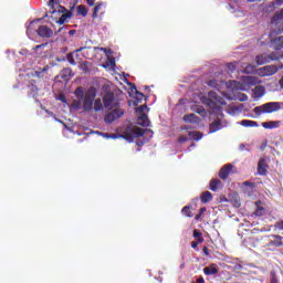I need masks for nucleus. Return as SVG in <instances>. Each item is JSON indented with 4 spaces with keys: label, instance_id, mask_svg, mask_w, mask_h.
Listing matches in <instances>:
<instances>
[{
    "label": "nucleus",
    "instance_id": "31",
    "mask_svg": "<svg viewBox=\"0 0 283 283\" xmlns=\"http://www.w3.org/2000/svg\"><path fill=\"white\" fill-rule=\"evenodd\" d=\"M70 76H72L71 69H63L60 73V77L63 78V81H69Z\"/></svg>",
    "mask_w": 283,
    "mask_h": 283
},
{
    "label": "nucleus",
    "instance_id": "32",
    "mask_svg": "<svg viewBox=\"0 0 283 283\" xmlns=\"http://www.w3.org/2000/svg\"><path fill=\"white\" fill-rule=\"evenodd\" d=\"M188 136H189L190 140H201L203 134L200 132H189Z\"/></svg>",
    "mask_w": 283,
    "mask_h": 283
},
{
    "label": "nucleus",
    "instance_id": "24",
    "mask_svg": "<svg viewBox=\"0 0 283 283\" xmlns=\"http://www.w3.org/2000/svg\"><path fill=\"white\" fill-rule=\"evenodd\" d=\"M237 124L241 125L242 127H258V122L251 120V119H242L241 122H238Z\"/></svg>",
    "mask_w": 283,
    "mask_h": 283
},
{
    "label": "nucleus",
    "instance_id": "43",
    "mask_svg": "<svg viewBox=\"0 0 283 283\" xmlns=\"http://www.w3.org/2000/svg\"><path fill=\"white\" fill-rule=\"evenodd\" d=\"M145 109H149V107H147V105H140L136 108V112H138L142 115L145 114Z\"/></svg>",
    "mask_w": 283,
    "mask_h": 283
},
{
    "label": "nucleus",
    "instance_id": "17",
    "mask_svg": "<svg viewBox=\"0 0 283 283\" xmlns=\"http://www.w3.org/2000/svg\"><path fill=\"white\" fill-rule=\"evenodd\" d=\"M218 265L216 263L210 264L209 266L203 268L205 275H218L219 273Z\"/></svg>",
    "mask_w": 283,
    "mask_h": 283
},
{
    "label": "nucleus",
    "instance_id": "49",
    "mask_svg": "<svg viewBox=\"0 0 283 283\" xmlns=\"http://www.w3.org/2000/svg\"><path fill=\"white\" fill-rule=\"evenodd\" d=\"M86 3H87V6H90V8H94L96 0H86Z\"/></svg>",
    "mask_w": 283,
    "mask_h": 283
},
{
    "label": "nucleus",
    "instance_id": "1",
    "mask_svg": "<svg viewBox=\"0 0 283 283\" xmlns=\"http://www.w3.org/2000/svg\"><path fill=\"white\" fill-rule=\"evenodd\" d=\"M49 8H51V19H54V17H60L57 20H55V23H59V25H63L67 19H72V11H67L65 7L57 4L55 0L49 1Z\"/></svg>",
    "mask_w": 283,
    "mask_h": 283
},
{
    "label": "nucleus",
    "instance_id": "12",
    "mask_svg": "<svg viewBox=\"0 0 283 283\" xmlns=\"http://www.w3.org/2000/svg\"><path fill=\"white\" fill-rule=\"evenodd\" d=\"M270 45L273 50H283V35L276 36L270 41Z\"/></svg>",
    "mask_w": 283,
    "mask_h": 283
},
{
    "label": "nucleus",
    "instance_id": "29",
    "mask_svg": "<svg viewBox=\"0 0 283 283\" xmlns=\"http://www.w3.org/2000/svg\"><path fill=\"white\" fill-rule=\"evenodd\" d=\"M185 123H198V116L196 114L190 113L184 116Z\"/></svg>",
    "mask_w": 283,
    "mask_h": 283
},
{
    "label": "nucleus",
    "instance_id": "16",
    "mask_svg": "<svg viewBox=\"0 0 283 283\" xmlns=\"http://www.w3.org/2000/svg\"><path fill=\"white\" fill-rule=\"evenodd\" d=\"M243 83H245V85H260L262 83V81H260V78L255 77V76H243L242 77Z\"/></svg>",
    "mask_w": 283,
    "mask_h": 283
},
{
    "label": "nucleus",
    "instance_id": "33",
    "mask_svg": "<svg viewBox=\"0 0 283 283\" xmlns=\"http://www.w3.org/2000/svg\"><path fill=\"white\" fill-rule=\"evenodd\" d=\"M91 65H92V63H90L87 61H83L80 63V70H82V72L84 74H88Z\"/></svg>",
    "mask_w": 283,
    "mask_h": 283
},
{
    "label": "nucleus",
    "instance_id": "54",
    "mask_svg": "<svg viewBox=\"0 0 283 283\" xmlns=\"http://www.w3.org/2000/svg\"><path fill=\"white\" fill-rule=\"evenodd\" d=\"M228 69L231 70V72H233V70H235V65H233V63L228 64Z\"/></svg>",
    "mask_w": 283,
    "mask_h": 283
},
{
    "label": "nucleus",
    "instance_id": "63",
    "mask_svg": "<svg viewBox=\"0 0 283 283\" xmlns=\"http://www.w3.org/2000/svg\"><path fill=\"white\" fill-rule=\"evenodd\" d=\"M208 85H213V81H210V82L208 83Z\"/></svg>",
    "mask_w": 283,
    "mask_h": 283
},
{
    "label": "nucleus",
    "instance_id": "59",
    "mask_svg": "<svg viewBox=\"0 0 283 283\" xmlns=\"http://www.w3.org/2000/svg\"><path fill=\"white\" fill-rule=\"evenodd\" d=\"M249 3H255V1H262V0H248Z\"/></svg>",
    "mask_w": 283,
    "mask_h": 283
},
{
    "label": "nucleus",
    "instance_id": "58",
    "mask_svg": "<svg viewBox=\"0 0 283 283\" xmlns=\"http://www.w3.org/2000/svg\"><path fill=\"white\" fill-rule=\"evenodd\" d=\"M200 218H202V214L198 213V214L195 217V220H200Z\"/></svg>",
    "mask_w": 283,
    "mask_h": 283
},
{
    "label": "nucleus",
    "instance_id": "39",
    "mask_svg": "<svg viewBox=\"0 0 283 283\" xmlns=\"http://www.w3.org/2000/svg\"><path fill=\"white\" fill-rule=\"evenodd\" d=\"M243 72H244V74H253V72H255V65L248 64L244 67Z\"/></svg>",
    "mask_w": 283,
    "mask_h": 283
},
{
    "label": "nucleus",
    "instance_id": "30",
    "mask_svg": "<svg viewBox=\"0 0 283 283\" xmlns=\"http://www.w3.org/2000/svg\"><path fill=\"white\" fill-rule=\"evenodd\" d=\"M83 101H84V104H83L84 112H90L94 109V101L92 99H83Z\"/></svg>",
    "mask_w": 283,
    "mask_h": 283
},
{
    "label": "nucleus",
    "instance_id": "8",
    "mask_svg": "<svg viewBox=\"0 0 283 283\" xmlns=\"http://www.w3.org/2000/svg\"><path fill=\"white\" fill-rule=\"evenodd\" d=\"M277 72H279L277 65H273V64L265 65L258 70L259 76L261 77L273 76L277 74Z\"/></svg>",
    "mask_w": 283,
    "mask_h": 283
},
{
    "label": "nucleus",
    "instance_id": "38",
    "mask_svg": "<svg viewBox=\"0 0 283 283\" xmlns=\"http://www.w3.org/2000/svg\"><path fill=\"white\" fill-rule=\"evenodd\" d=\"M132 92H135L136 94V98H137V102L140 103V101H143V98H145V94L138 92V90L136 88V85H134L132 87Z\"/></svg>",
    "mask_w": 283,
    "mask_h": 283
},
{
    "label": "nucleus",
    "instance_id": "48",
    "mask_svg": "<svg viewBox=\"0 0 283 283\" xmlns=\"http://www.w3.org/2000/svg\"><path fill=\"white\" fill-rule=\"evenodd\" d=\"M276 229H280V231H283V221H277L275 223Z\"/></svg>",
    "mask_w": 283,
    "mask_h": 283
},
{
    "label": "nucleus",
    "instance_id": "51",
    "mask_svg": "<svg viewBox=\"0 0 283 283\" xmlns=\"http://www.w3.org/2000/svg\"><path fill=\"white\" fill-rule=\"evenodd\" d=\"M240 101L241 102L249 101V96H247V94L242 93L241 97H240Z\"/></svg>",
    "mask_w": 283,
    "mask_h": 283
},
{
    "label": "nucleus",
    "instance_id": "52",
    "mask_svg": "<svg viewBox=\"0 0 283 283\" xmlns=\"http://www.w3.org/2000/svg\"><path fill=\"white\" fill-rule=\"evenodd\" d=\"M203 254L206 256H209V248L208 247H203Z\"/></svg>",
    "mask_w": 283,
    "mask_h": 283
},
{
    "label": "nucleus",
    "instance_id": "22",
    "mask_svg": "<svg viewBox=\"0 0 283 283\" xmlns=\"http://www.w3.org/2000/svg\"><path fill=\"white\" fill-rule=\"evenodd\" d=\"M209 185L211 191H218L219 189H222V181L220 179H212L210 180Z\"/></svg>",
    "mask_w": 283,
    "mask_h": 283
},
{
    "label": "nucleus",
    "instance_id": "37",
    "mask_svg": "<svg viewBox=\"0 0 283 283\" xmlns=\"http://www.w3.org/2000/svg\"><path fill=\"white\" fill-rule=\"evenodd\" d=\"M181 213H184V216L187 218H193V212H191V207L189 206L184 207Z\"/></svg>",
    "mask_w": 283,
    "mask_h": 283
},
{
    "label": "nucleus",
    "instance_id": "46",
    "mask_svg": "<svg viewBox=\"0 0 283 283\" xmlns=\"http://www.w3.org/2000/svg\"><path fill=\"white\" fill-rule=\"evenodd\" d=\"M240 151H251V148H247V145L240 144L239 146Z\"/></svg>",
    "mask_w": 283,
    "mask_h": 283
},
{
    "label": "nucleus",
    "instance_id": "7",
    "mask_svg": "<svg viewBox=\"0 0 283 283\" xmlns=\"http://www.w3.org/2000/svg\"><path fill=\"white\" fill-rule=\"evenodd\" d=\"M125 114V111L119 106L112 108L109 113H107L104 117L105 123L112 124L114 120H118L120 116Z\"/></svg>",
    "mask_w": 283,
    "mask_h": 283
},
{
    "label": "nucleus",
    "instance_id": "34",
    "mask_svg": "<svg viewBox=\"0 0 283 283\" xmlns=\"http://www.w3.org/2000/svg\"><path fill=\"white\" fill-rule=\"evenodd\" d=\"M101 8H103V2H97V4L93 9V19L98 18V12H101Z\"/></svg>",
    "mask_w": 283,
    "mask_h": 283
},
{
    "label": "nucleus",
    "instance_id": "44",
    "mask_svg": "<svg viewBox=\"0 0 283 283\" xmlns=\"http://www.w3.org/2000/svg\"><path fill=\"white\" fill-rule=\"evenodd\" d=\"M270 283H277V274L274 271L271 272Z\"/></svg>",
    "mask_w": 283,
    "mask_h": 283
},
{
    "label": "nucleus",
    "instance_id": "28",
    "mask_svg": "<svg viewBox=\"0 0 283 283\" xmlns=\"http://www.w3.org/2000/svg\"><path fill=\"white\" fill-rule=\"evenodd\" d=\"M76 10H77V17H87V12H90L87 10V7H85L84 4L77 6Z\"/></svg>",
    "mask_w": 283,
    "mask_h": 283
},
{
    "label": "nucleus",
    "instance_id": "19",
    "mask_svg": "<svg viewBox=\"0 0 283 283\" xmlns=\"http://www.w3.org/2000/svg\"><path fill=\"white\" fill-rule=\"evenodd\" d=\"M282 21H283V9H281L280 11H276L271 18V23H273L274 25H279V23H281Z\"/></svg>",
    "mask_w": 283,
    "mask_h": 283
},
{
    "label": "nucleus",
    "instance_id": "41",
    "mask_svg": "<svg viewBox=\"0 0 283 283\" xmlns=\"http://www.w3.org/2000/svg\"><path fill=\"white\" fill-rule=\"evenodd\" d=\"M66 61H69L70 65H76V61L74 60V53H67Z\"/></svg>",
    "mask_w": 283,
    "mask_h": 283
},
{
    "label": "nucleus",
    "instance_id": "62",
    "mask_svg": "<svg viewBox=\"0 0 283 283\" xmlns=\"http://www.w3.org/2000/svg\"><path fill=\"white\" fill-rule=\"evenodd\" d=\"M184 129H191V126H185Z\"/></svg>",
    "mask_w": 283,
    "mask_h": 283
},
{
    "label": "nucleus",
    "instance_id": "36",
    "mask_svg": "<svg viewBox=\"0 0 283 283\" xmlns=\"http://www.w3.org/2000/svg\"><path fill=\"white\" fill-rule=\"evenodd\" d=\"M243 189L245 191H253V189H255V184L251 182V181H244L243 182Z\"/></svg>",
    "mask_w": 283,
    "mask_h": 283
},
{
    "label": "nucleus",
    "instance_id": "42",
    "mask_svg": "<svg viewBox=\"0 0 283 283\" xmlns=\"http://www.w3.org/2000/svg\"><path fill=\"white\" fill-rule=\"evenodd\" d=\"M269 57V63H271V61H280V56H277V53L275 52H271L270 54H268Z\"/></svg>",
    "mask_w": 283,
    "mask_h": 283
},
{
    "label": "nucleus",
    "instance_id": "25",
    "mask_svg": "<svg viewBox=\"0 0 283 283\" xmlns=\"http://www.w3.org/2000/svg\"><path fill=\"white\" fill-rule=\"evenodd\" d=\"M45 17H48V14H45L43 18L31 21L30 24L27 27V34H32V32H34V23H39V21H43Z\"/></svg>",
    "mask_w": 283,
    "mask_h": 283
},
{
    "label": "nucleus",
    "instance_id": "40",
    "mask_svg": "<svg viewBox=\"0 0 283 283\" xmlns=\"http://www.w3.org/2000/svg\"><path fill=\"white\" fill-rule=\"evenodd\" d=\"M193 238H196L199 242H205V239L202 238V232H200L198 229L193 230Z\"/></svg>",
    "mask_w": 283,
    "mask_h": 283
},
{
    "label": "nucleus",
    "instance_id": "13",
    "mask_svg": "<svg viewBox=\"0 0 283 283\" xmlns=\"http://www.w3.org/2000/svg\"><path fill=\"white\" fill-rule=\"evenodd\" d=\"M281 6H283V0H274L272 2H269L264 10L265 12H274L275 10H277V8H280Z\"/></svg>",
    "mask_w": 283,
    "mask_h": 283
},
{
    "label": "nucleus",
    "instance_id": "64",
    "mask_svg": "<svg viewBox=\"0 0 283 283\" xmlns=\"http://www.w3.org/2000/svg\"><path fill=\"white\" fill-rule=\"evenodd\" d=\"M69 34H74V30H71V31L69 32Z\"/></svg>",
    "mask_w": 283,
    "mask_h": 283
},
{
    "label": "nucleus",
    "instance_id": "47",
    "mask_svg": "<svg viewBox=\"0 0 283 283\" xmlns=\"http://www.w3.org/2000/svg\"><path fill=\"white\" fill-rule=\"evenodd\" d=\"M45 45H48L46 43H42L36 45L35 48H33L34 52H39V50H41L42 48H45Z\"/></svg>",
    "mask_w": 283,
    "mask_h": 283
},
{
    "label": "nucleus",
    "instance_id": "14",
    "mask_svg": "<svg viewBox=\"0 0 283 283\" xmlns=\"http://www.w3.org/2000/svg\"><path fill=\"white\" fill-rule=\"evenodd\" d=\"M248 242L250 244V247H253L255 249V247H264V240H262V237H250L248 239Z\"/></svg>",
    "mask_w": 283,
    "mask_h": 283
},
{
    "label": "nucleus",
    "instance_id": "53",
    "mask_svg": "<svg viewBox=\"0 0 283 283\" xmlns=\"http://www.w3.org/2000/svg\"><path fill=\"white\" fill-rule=\"evenodd\" d=\"M196 283H205V277L199 276L196 281Z\"/></svg>",
    "mask_w": 283,
    "mask_h": 283
},
{
    "label": "nucleus",
    "instance_id": "20",
    "mask_svg": "<svg viewBox=\"0 0 283 283\" xmlns=\"http://www.w3.org/2000/svg\"><path fill=\"white\" fill-rule=\"evenodd\" d=\"M200 200L202 205H207L208 202H211V200H213V195L210 191H205L200 195Z\"/></svg>",
    "mask_w": 283,
    "mask_h": 283
},
{
    "label": "nucleus",
    "instance_id": "45",
    "mask_svg": "<svg viewBox=\"0 0 283 283\" xmlns=\"http://www.w3.org/2000/svg\"><path fill=\"white\" fill-rule=\"evenodd\" d=\"M255 216H264V208L263 207H258V209L254 212Z\"/></svg>",
    "mask_w": 283,
    "mask_h": 283
},
{
    "label": "nucleus",
    "instance_id": "6",
    "mask_svg": "<svg viewBox=\"0 0 283 283\" xmlns=\"http://www.w3.org/2000/svg\"><path fill=\"white\" fill-rule=\"evenodd\" d=\"M142 136H145V129H143L140 127H134V128L127 129L124 133L123 138L125 140H128L129 143H134V140H136V138H140Z\"/></svg>",
    "mask_w": 283,
    "mask_h": 283
},
{
    "label": "nucleus",
    "instance_id": "2",
    "mask_svg": "<svg viewBox=\"0 0 283 283\" xmlns=\"http://www.w3.org/2000/svg\"><path fill=\"white\" fill-rule=\"evenodd\" d=\"M261 240H263V249H268L269 251H275V249H280V247H283V237L281 235H265L261 237Z\"/></svg>",
    "mask_w": 283,
    "mask_h": 283
},
{
    "label": "nucleus",
    "instance_id": "5",
    "mask_svg": "<svg viewBox=\"0 0 283 283\" xmlns=\"http://www.w3.org/2000/svg\"><path fill=\"white\" fill-rule=\"evenodd\" d=\"M103 105L105 109H114L115 107H119L120 101L116 98L114 92L108 91L103 96Z\"/></svg>",
    "mask_w": 283,
    "mask_h": 283
},
{
    "label": "nucleus",
    "instance_id": "61",
    "mask_svg": "<svg viewBox=\"0 0 283 283\" xmlns=\"http://www.w3.org/2000/svg\"><path fill=\"white\" fill-rule=\"evenodd\" d=\"M209 96H216V93L210 92V93H209Z\"/></svg>",
    "mask_w": 283,
    "mask_h": 283
},
{
    "label": "nucleus",
    "instance_id": "55",
    "mask_svg": "<svg viewBox=\"0 0 283 283\" xmlns=\"http://www.w3.org/2000/svg\"><path fill=\"white\" fill-rule=\"evenodd\" d=\"M205 211H207V208L202 207L199 209V214L202 216V213H205Z\"/></svg>",
    "mask_w": 283,
    "mask_h": 283
},
{
    "label": "nucleus",
    "instance_id": "21",
    "mask_svg": "<svg viewBox=\"0 0 283 283\" xmlns=\"http://www.w3.org/2000/svg\"><path fill=\"white\" fill-rule=\"evenodd\" d=\"M138 125L140 127H149V117H147V114L143 113L138 118H137Z\"/></svg>",
    "mask_w": 283,
    "mask_h": 283
},
{
    "label": "nucleus",
    "instance_id": "35",
    "mask_svg": "<svg viewBox=\"0 0 283 283\" xmlns=\"http://www.w3.org/2000/svg\"><path fill=\"white\" fill-rule=\"evenodd\" d=\"M93 108L95 112L103 111V102L101 101V98L95 99V102L93 104Z\"/></svg>",
    "mask_w": 283,
    "mask_h": 283
},
{
    "label": "nucleus",
    "instance_id": "27",
    "mask_svg": "<svg viewBox=\"0 0 283 283\" xmlns=\"http://www.w3.org/2000/svg\"><path fill=\"white\" fill-rule=\"evenodd\" d=\"M262 127H264V129H275L280 127V122H263Z\"/></svg>",
    "mask_w": 283,
    "mask_h": 283
},
{
    "label": "nucleus",
    "instance_id": "57",
    "mask_svg": "<svg viewBox=\"0 0 283 283\" xmlns=\"http://www.w3.org/2000/svg\"><path fill=\"white\" fill-rule=\"evenodd\" d=\"M187 140V137H180L179 143H185Z\"/></svg>",
    "mask_w": 283,
    "mask_h": 283
},
{
    "label": "nucleus",
    "instance_id": "10",
    "mask_svg": "<svg viewBox=\"0 0 283 283\" xmlns=\"http://www.w3.org/2000/svg\"><path fill=\"white\" fill-rule=\"evenodd\" d=\"M36 32L42 39H52V36H54V31L48 25H40Z\"/></svg>",
    "mask_w": 283,
    "mask_h": 283
},
{
    "label": "nucleus",
    "instance_id": "3",
    "mask_svg": "<svg viewBox=\"0 0 283 283\" xmlns=\"http://www.w3.org/2000/svg\"><path fill=\"white\" fill-rule=\"evenodd\" d=\"M280 109H282V103L269 102L261 106L254 107L253 112L256 114V116H262V114H273V112H280Z\"/></svg>",
    "mask_w": 283,
    "mask_h": 283
},
{
    "label": "nucleus",
    "instance_id": "18",
    "mask_svg": "<svg viewBox=\"0 0 283 283\" xmlns=\"http://www.w3.org/2000/svg\"><path fill=\"white\" fill-rule=\"evenodd\" d=\"M256 65H266L269 62V53H261L255 56Z\"/></svg>",
    "mask_w": 283,
    "mask_h": 283
},
{
    "label": "nucleus",
    "instance_id": "26",
    "mask_svg": "<svg viewBox=\"0 0 283 283\" xmlns=\"http://www.w3.org/2000/svg\"><path fill=\"white\" fill-rule=\"evenodd\" d=\"M29 96L31 98H36L39 96V87L36 85H29Z\"/></svg>",
    "mask_w": 283,
    "mask_h": 283
},
{
    "label": "nucleus",
    "instance_id": "60",
    "mask_svg": "<svg viewBox=\"0 0 283 283\" xmlns=\"http://www.w3.org/2000/svg\"><path fill=\"white\" fill-rule=\"evenodd\" d=\"M101 51L107 53V49L105 48H101Z\"/></svg>",
    "mask_w": 283,
    "mask_h": 283
},
{
    "label": "nucleus",
    "instance_id": "11",
    "mask_svg": "<svg viewBox=\"0 0 283 283\" xmlns=\"http://www.w3.org/2000/svg\"><path fill=\"white\" fill-rule=\"evenodd\" d=\"M269 171V165H266V159L261 158L258 163V174L259 176H266Z\"/></svg>",
    "mask_w": 283,
    "mask_h": 283
},
{
    "label": "nucleus",
    "instance_id": "9",
    "mask_svg": "<svg viewBox=\"0 0 283 283\" xmlns=\"http://www.w3.org/2000/svg\"><path fill=\"white\" fill-rule=\"evenodd\" d=\"M230 174H238V168L232 164H226L219 170V178H229Z\"/></svg>",
    "mask_w": 283,
    "mask_h": 283
},
{
    "label": "nucleus",
    "instance_id": "50",
    "mask_svg": "<svg viewBox=\"0 0 283 283\" xmlns=\"http://www.w3.org/2000/svg\"><path fill=\"white\" fill-rule=\"evenodd\" d=\"M200 243H201L200 241H192L191 242L192 249H198V244H200Z\"/></svg>",
    "mask_w": 283,
    "mask_h": 283
},
{
    "label": "nucleus",
    "instance_id": "56",
    "mask_svg": "<svg viewBox=\"0 0 283 283\" xmlns=\"http://www.w3.org/2000/svg\"><path fill=\"white\" fill-rule=\"evenodd\" d=\"M85 50V48H80V49H76L75 52L78 53V52H83Z\"/></svg>",
    "mask_w": 283,
    "mask_h": 283
},
{
    "label": "nucleus",
    "instance_id": "15",
    "mask_svg": "<svg viewBox=\"0 0 283 283\" xmlns=\"http://www.w3.org/2000/svg\"><path fill=\"white\" fill-rule=\"evenodd\" d=\"M220 129H222V120H220V118H217L210 124L209 134H216V132H220Z\"/></svg>",
    "mask_w": 283,
    "mask_h": 283
},
{
    "label": "nucleus",
    "instance_id": "4",
    "mask_svg": "<svg viewBox=\"0 0 283 283\" xmlns=\"http://www.w3.org/2000/svg\"><path fill=\"white\" fill-rule=\"evenodd\" d=\"M74 95L78 101H94L96 98V88L94 86H91L87 91H84L82 86H78L74 91Z\"/></svg>",
    "mask_w": 283,
    "mask_h": 283
},
{
    "label": "nucleus",
    "instance_id": "23",
    "mask_svg": "<svg viewBox=\"0 0 283 283\" xmlns=\"http://www.w3.org/2000/svg\"><path fill=\"white\" fill-rule=\"evenodd\" d=\"M253 94H254L255 98H262V96H264V94H266V90L264 88V86L258 85L254 87Z\"/></svg>",
    "mask_w": 283,
    "mask_h": 283
}]
</instances>
